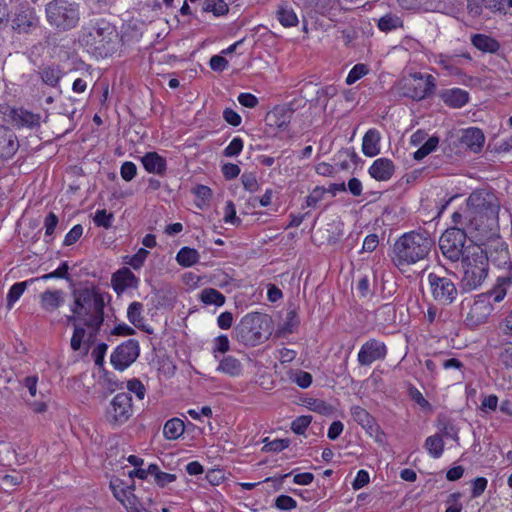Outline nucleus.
I'll use <instances>...</instances> for the list:
<instances>
[{
	"label": "nucleus",
	"mask_w": 512,
	"mask_h": 512,
	"mask_svg": "<svg viewBox=\"0 0 512 512\" xmlns=\"http://www.w3.org/2000/svg\"><path fill=\"white\" fill-rule=\"evenodd\" d=\"M484 141L485 136L482 130L476 127H470L464 130L461 137V143L475 153L481 151Z\"/></svg>",
	"instance_id": "cd10ccee"
},
{
	"label": "nucleus",
	"mask_w": 512,
	"mask_h": 512,
	"mask_svg": "<svg viewBox=\"0 0 512 512\" xmlns=\"http://www.w3.org/2000/svg\"><path fill=\"white\" fill-rule=\"evenodd\" d=\"M437 428L442 438H451L453 440L459 439L458 429L446 419L438 420Z\"/></svg>",
	"instance_id": "de8ad7c7"
},
{
	"label": "nucleus",
	"mask_w": 512,
	"mask_h": 512,
	"mask_svg": "<svg viewBox=\"0 0 512 512\" xmlns=\"http://www.w3.org/2000/svg\"><path fill=\"white\" fill-rule=\"evenodd\" d=\"M110 488L115 498L119 500L123 505L130 500V497L135 496L133 493L135 490V485L133 482L131 484H127L123 480L115 477L110 481Z\"/></svg>",
	"instance_id": "c756f323"
},
{
	"label": "nucleus",
	"mask_w": 512,
	"mask_h": 512,
	"mask_svg": "<svg viewBox=\"0 0 512 512\" xmlns=\"http://www.w3.org/2000/svg\"><path fill=\"white\" fill-rule=\"evenodd\" d=\"M424 448L432 458H440L444 452V441L442 436L436 433L427 437L424 443Z\"/></svg>",
	"instance_id": "58836bf2"
},
{
	"label": "nucleus",
	"mask_w": 512,
	"mask_h": 512,
	"mask_svg": "<svg viewBox=\"0 0 512 512\" xmlns=\"http://www.w3.org/2000/svg\"><path fill=\"white\" fill-rule=\"evenodd\" d=\"M217 370L231 377H237L242 373L241 362L234 356H226L219 362Z\"/></svg>",
	"instance_id": "c9c22d12"
},
{
	"label": "nucleus",
	"mask_w": 512,
	"mask_h": 512,
	"mask_svg": "<svg viewBox=\"0 0 512 512\" xmlns=\"http://www.w3.org/2000/svg\"><path fill=\"white\" fill-rule=\"evenodd\" d=\"M300 324V319L295 309L289 310L286 314L282 330L286 333H293Z\"/></svg>",
	"instance_id": "603ef678"
},
{
	"label": "nucleus",
	"mask_w": 512,
	"mask_h": 512,
	"mask_svg": "<svg viewBox=\"0 0 512 512\" xmlns=\"http://www.w3.org/2000/svg\"><path fill=\"white\" fill-rule=\"evenodd\" d=\"M39 75L44 84L51 87H56L59 85V82L62 78V70L59 65L53 64L43 67L39 71Z\"/></svg>",
	"instance_id": "e433bc0d"
},
{
	"label": "nucleus",
	"mask_w": 512,
	"mask_h": 512,
	"mask_svg": "<svg viewBox=\"0 0 512 512\" xmlns=\"http://www.w3.org/2000/svg\"><path fill=\"white\" fill-rule=\"evenodd\" d=\"M148 255L149 251H147L145 248H140L135 254L131 256H126L125 263L135 270L140 269L143 266Z\"/></svg>",
	"instance_id": "09e8293b"
},
{
	"label": "nucleus",
	"mask_w": 512,
	"mask_h": 512,
	"mask_svg": "<svg viewBox=\"0 0 512 512\" xmlns=\"http://www.w3.org/2000/svg\"><path fill=\"white\" fill-rule=\"evenodd\" d=\"M45 12L49 24L64 31L76 27L80 19L79 5L68 0L50 1Z\"/></svg>",
	"instance_id": "6e6552de"
},
{
	"label": "nucleus",
	"mask_w": 512,
	"mask_h": 512,
	"mask_svg": "<svg viewBox=\"0 0 512 512\" xmlns=\"http://www.w3.org/2000/svg\"><path fill=\"white\" fill-rule=\"evenodd\" d=\"M199 259V252L187 246L182 247L176 255V261L182 267H191L198 263Z\"/></svg>",
	"instance_id": "ea45409f"
},
{
	"label": "nucleus",
	"mask_w": 512,
	"mask_h": 512,
	"mask_svg": "<svg viewBox=\"0 0 512 512\" xmlns=\"http://www.w3.org/2000/svg\"><path fill=\"white\" fill-rule=\"evenodd\" d=\"M380 133L377 129H369L363 136L362 152L367 157H374L380 153Z\"/></svg>",
	"instance_id": "c85d7f7f"
},
{
	"label": "nucleus",
	"mask_w": 512,
	"mask_h": 512,
	"mask_svg": "<svg viewBox=\"0 0 512 512\" xmlns=\"http://www.w3.org/2000/svg\"><path fill=\"white\" fill-rule=\"evenodd\" d=\"M83 234V227L81 224L74 225L70 231L65 235L63 244L71 246L75 244Z\"/></svg>",
	"instance_id": "e2e57ef3"
},
{
	"label": "nucleus",
	"mask_w": 512,
	"mask_h": 512,
	"mask_svg": "<svg viewBox=\"0 0 512 512\" xmlns=\"http://www.w3.org/2000/svg\"><path fill=\"white\" fill-rule=\"evenodd\" d=\"M427 281L431 296L437 304L450 306L457 300L458 288L450 275L431 272Z\"/></svg>",
	"instance_id": "1a4fd4ad"
},
{
	"label": "nucleus",
	"mask_w": 512,
	"mask_h": 512,
	"mask_svg": "<svg viewBox=\"0 0 512 512\" xmlns=\"http://www.w3.org/2000/svg\"><path fill=\"white\" fill-rule=\"evenodd\" d=\"M471 43L475 48L484 53H496L500 49V43L485 34H474L471 37Z\"/></svg>",
	"instance_id": "72a5a7b5"
},
{
	"label": "nucleus",
	"mask_w": 512,
	"mask_h": 512,
	"mask_svg": "<svg viewBox=\"0 0 512 512\" xmlns=\"http://www.w3.org/2000/svg\"><path fill=\"white\" fill-rule=\"evenodd\" d=\"M377 26H378L379 30H381L382 32L388 33L390 31L396 30L398 28H402L403 21L397 15L389 13V14L382 16L378 20Z\"/></svg>",
	"instance_id": "a19ab883"
},
{
	"label": "nucleus",
	"mask_w": 512,
	"mask_h": 512,
	"mask_svg": "<svg viewBox=\"0 0 512 512\" xmlns=\"http://www.w3.org/2000/svg\"><path fill=\"white\" fill-rule=\"evenodd\" d=\"M289 445V439H275L273 441L266 442L263 446V450L266 452H281L288 448Z\"/></svg>",
	"instance_id": "680f3d73"
},
{
	"label": "nucleus",
	"mask_w": 512,
	"mask_h": 512,
	"mask_svg": "<svg viewBox=\"0 0 512 512\" xmlns=\"http://www.w3.org/2000/svg\"><path fill=\"white\" fill-rule=\"evenodd\" d=\"M141 163L148 173L165 175L167 171L166 159L157 152H147L141 157Z\"/></svg>",
	"instance_id": "a878e982"
},
{
	"label": "nucleus",
	"mask_w": 512,
	"mask_h": 512,
	"mask_svg": "<svg viewBox=\"0 0 512 512\" xmlns=\"http://www.w3.org/2000/svg\"><path fill=\"white\" fill-rule=\"evenodd\" d=\"M271 318L267 314L251 312L242 317L234 328L236 340L247 347H255L271 335Z\"/></svg>",
	"instance_id": "423d86ee"
},
{
	"label": "nucleus",
	"mask_w": 512,
	"mask_h": 512,
	"mask_svg": "<svg viewBox=\"0 0 512 512\" xmlns=\"http://www.w3.org/2000/svg\"><path fill=\"white\" fill-rule=\"evenodd\" d=\"M275 16L284 27H295L299 23L294 9L286 2H282L277 6Z\"/></svg>",
	"instance_id": "473e14b6"
},
{
	"label": "nucleus",
	"mask_w": 512,
	"mask_h": 512,
	"mask_svg": "<svg viewBox=\"0 0 512 512\" xmlns=\"http://www.w3.org/2000/svg\"><path fill=\"white\" fill-rule=\"evenodd\" d=\"M370 69L367 64L358 63L352 67L346 77V84L352 85L369 73Z\"/></svg>",
	"instance_id": "c03bdc74"
},
{
	"label": "nucleus",
	"mask_w": 512,
	"mask_h": 512,
	"mask_svg": "<svg viewBox=\"0 0 512 512\" xmlns=\"http://www.w3.org/2000/svg\"><path fill=\"white\" fill-rule=\"evenodd\" d=\"M312 421V416L301 415L291 423V430L297 435H303Z\"/></svg>",
	"instance_id": "3c124183"
},
{
	"label": "nucleus",
	"mask_w": 512,
	"mask_h": 512,
	"mask_svg": "<svg viewBox=\"0 0 512 512\" xmlns=\"http://www.w3.org/2000/svg\"><path fill=\"white\" fill-rule=\"evenodd\" d=\"M439 97L446 106L453 109L461 108L469 101L468 91L461 88L444 89L439 93Z\"/></svg>",
	"instance_id": "5701e85b"
},
{
	"label": "nucleus",
	"mask_w": 512,
	"mask_h": 512,
	"mask_svg": "<svg viewBox=\"0 0 512 512\" xmlns=\"http://www.w3.org/2000/svg\"><path fill=\"white\" fill-rule=\"evenodd\" d=\"M327 190L324 187L316 186L312 192L306 197L307 207H316L321 202Z\"/></svg>",
	"instance_id": "4d7b16f0"
},
{
	"label": "nucleus",
	"mask_w": 512,
	"mask_h": 512,
	"mask_svg": "<svg viewBox=\"0 0 512 512\" xmlns=\"http://www.w3.org/2000/svg\"><path fill=\"white\" fill-rule=\"evenodd\" d=\"M205 13H213L214 16H224L229 12V7L224 0H205L202 6Z\"/></svg>",
	"instance_id": "79ce46f5"
},
{
	"label": "nucleus",
	"mask_w": 512,
	"mask_h": 512,
	"mask_svg": "<svg viewBox=\"0 0 512 512\" xmlns=\"http://www.w3.org/2000/svg\"><path fill=\"white\" fill-rule=\"evenodd\" d=\"M387 348L384 342L377 339H369L360 348L358 352V362L362 366H369L377 360L386 357Z\"/></svg>",
	"instance_id": "dca6fc26"
},
{
	"label": "nucleus",
	"mask_w": 512,
	"mask_h": 512,
	"mask_svg": "<svg viewBox=\"0 0 512 512\" xmlns=\"http://www.w3.org/2000/svg\"><path fill=\"white\" fill-rule=\"evenodd\" d=\"M39 18L29 6H21L15 13L11 27L18 33H30L38 27Z\"/></svg>",
	"instance_id": "f3484780"
},
{
	"label": "nucleus",
	"mask_w": 512,
	"mask_h": 512,
	"mask_svg": "<svg viewBox=\"0 0 512 512\" xmlns=\"http://www.w3.org/2000/svg\"><path fill=\"white\" fill-rule=\"evenodd\" d=\"M275 507L281 511H291L297 507V502L288 495H280L275 499Z\"/></svg>",
	"instance_id": "5fc2aeb1"
},
{
	"label": "nucleus",
	"mask_w": 512,
	"mask_h": 512,
	"mask_svg": "<svg viewBox=\"0 0 512 512\" xmlns=\"http://www.w3.org/2000/svg\"><path fill=\"white\" fill-rule=\"evenodd\" d=\"M491 312L492 305L488 297L479 295L470 306L464 323L470 328H476L487 322Z\"/></svg>",
	"instance_id": "ddd939ff"
},
{
	"label": "nucleus",
	"mask_w": 512,
	"mask_h": 512,
	"mask_svg": "<svg viewBox=\"0 0 512 512\" xmlns=\"http://www.w3.org/2000/svg\"><path fill=\"white\" fill-rule=\"evenodd\" d=\"M68 270H69L68 262L63 261L56 270H54L50 273L44 274L42 276H39V277H35L33 279L35 282L39 281V280L46 281V280L53 279V278H62L65 280H69L70 276H69Z\"/></svg>",
	"instance_id": "49530a36"
},
{
	"label": "nucleus",
	"mask_w": 512,
	"mask_h": 512,
	"mask_svg": "<svg viewBox=\"0 0 512 512\" xmlns=\"http://www.w3.org/2000/svg\"><path fill=\"white\" fill-rule=\"evenodd\" d=\"M127 389L129 391V394L134 393L139 400L144 399L146 394V388L139 379L133 378L129 380L127 382Z\"/></svg>",
	"instance_id": "bf43d9fd"
},
{
	"label": "nucleus",
	"mask_w": 512,
	"mask_h": 512,
	"mask_svg": "<svg viewBox=\"0 0 512 512\" xmlns=\"http://www.w3.org/2000/svg\"><path fill=\"white\" fill-rule=\"evenodd\" d=\"M58 217L54 212H49L44 219L45 237H52L58 225Z\"/></svg>",
	"instance_id": "69168bd1"
},
{
	"label": "nucleus",
	"mask_w": 512,
	"mask_h": 512,
	"mask_svg": "<svg viewBox=\"0 0 512 512\" xmlns=\"http://www.w3.org/2000/svg\"><path fill=\"white\" fill-rule=\"evenodd\" d=\"M510 288H512V270L507 274L499 275L495 286L488 293L482 295L487 296L490 302L500 303Z\"/></svg>",
	"instance_id": "b1692460"
},
{
	"label": "nucleus",
	"mask_w": 512,
	"mask_h": 512,
	"mask_svg": "<svg viewBox=\"0 0 512 512\" xmlns=\"http://www.w3.org/2000/svg\"><path fill=\"white\" fill-rule=\"evenodd\" d=\"M353 420L359 424L377 442H382L385 436L375 418L364 408L354 405L350 409Z\"/></svg>",
	"instance_id": "2eb2a0df"
},
{
	"label": "nucleus",
	"mask_w": 512,
	"mask_h": 512,
	"mask_svg": "<svg viewBox=\"0 0 512 512\" xmlns=\"http://www.w3.org/2000/svg\"><path fill=\"white\" fill-rule=\"evenodd\" d=\"M467 239L474 244L479 242L472 239L464 225H455L444 231L439 239V248L445 258L451 262L463 260L468 254V248L473 245H466Z\"/></svg>",
	"instance_id": "0eeeda50"
},
{
	"label": "nucleus",
	"mask_w": 512,
	"mask_h": 512,
	"mask_svg": "<svg viewBox=\"0 0 512 512\" xmlns=\"http://www.w3.org/2000/svg\"><path fill=\"white\" fill-rule=\"evenodd\" d=\"M434 240L426 231H411L399 237L393 246L392 262L398 268L416 264L428 257Z\"/></svg>",
	"instance_id": "7ed1b4c3"
},
{
	"label": "nucleus",
	"mask_w": 512,
	"mask_h": 512,
	"mask_svg": "<svg viewBox=\"0 0 512 512\" xmlns=\"http://www.w3.org/2000/svg\"><path fill=\"white\" fill-rule=\"evenodd\" d=\"M467 1V12L472 17H479L483 8L490 10L491 12H501L505 10L503 0H466Z\"/></svg>",
	"instance_id": "bb28decb"
},
{
	"label": "nucleus",
	"mask_w": 512,
	"mask_h": 512,
	"mask_svg": "<svg viewBox=\"0 0 512 512\" xmlns=\"http://www.w3.org/2000/svg\"><path fill=\"white\" fill-rule=\"evenodd\" d=\"M117 39L115 26L101 19L82 28L79 42L92 55L106 58L116 51Z\"/></svg>",
	"instance_id": "20e7f679"
},
{
	"label": "nucleus",
	"mask_w": 512,
	"mask_h": 512,
	"mask_svg": "<svg viewBox=\"0 0 512 512\" xmlns=\"http://www.w3.org/2000/svg\"><path fill=\"white\" fill-rule=\"evenodd\" d=\"M17 137L9 131H0V160L11 158L18 150Z\"/></svg>",
	"instance_id": "7c9ffc66"
},
{
	"label": "nucleus",
	"mask_w": 512,
	"mask_h": 512,
	"mask_svg": "<svg viewBox=\"0 0 512 512\" xmlns=\"http://www.w3.org/2000/svg\"><path fill=\"white\" fill-rule=\"evenodd\" d=\"M409 397L418 404L422 409H430L431 404L426 400L423 394L412 384L408 387Z\"/></svg>",
	"instance_id": "13d9d810"
},
{
	"label": "nucleus",
	"mask_w": 512,
	"mask_h": 512,
	"mask_svg": "<svg viewBox=\"0 0 512 512\" xmlns=\"http://www.w3.org/2000/svg\"><path fill=\"white\" fill-rule=\"evenodd\" d=\"M139 353V342L129 339L116 347L111 354L110 361L116 370L123 371L136 361Z\"/></svg>",
	"instance_id": "f8f14e48"
},
{
	"label": "nucleus",
	"mask_w": 512,
	"mask_h": 512,
	"mask_svg": "<svg viewBox=\"0 0 512 512\" xmlns=\"http://www.w3.org/2000/svg\"><path fill=\"white\" fill-rule=\"evenodd\" d=\"M113 219L114 215L112 213H108L105 209H102L96 211L93 221L96 226L109 229L112 226Z\"/></svg>",
	"instance_id": "8fccbe9b"
},
{
	"label": "nucleus",
	"mask_w": 512,
	"mask_h": 512,
	"mask_svg": "<svg viewBox=\"0 0 512 512\" xmlns=\"http://www.w3.org/2000/svg\"><path fill=\"white\" fill-rule=\"evenodd\" d=\"M200 299L204 304L222 306L225 303V296L214 288H205L200 294Z\"/></svg>",
	"instance_id": "37998d69"
},
{
	"label": "nucleus",
	"mask_w": 512,
	"mask_h": 512,
	"mask_svg": "<svg viewBox=\"0 0 512 512\" xmlns=\"http://www.w3.org/2000/svg\"><path fill=\"white\" fill-rule=\"evenodd\" d=\"M368 172L377 181H388L395 172V165L388 158H378L369 167Z\"/></svg>",
	"instance_id": "393cba45"
},
{
	"label": "nucleus",
	"mask_w": 512,
	"mask_h": 512,
	"mask_svg": "<svg viewBox=\"0 0 512 512\" xmlns=\"http://www.w3.org/2000/svg\"><path fill=\"white\" fill-rule=\"evenodd\" d=\"M488 480L485 477H477L472 481L471 498L481 496L486 490Z\"/></svg>",
	"instance_id": "338daca9"
},
{
	"label": "nucleus",
	"mask_w": 512,
	"mask_h": 512,
	"mask_svg": "<svg viewBox=\"0 0 512 512\" xmlns=\"http://www.w3.org/2000/svg\"><path fill=\"white\" fill-rule=\"evenodd\" d=\"M438 143H439L438 137H436V136L430 137L419 149H417L414 152L413 158L418 161L422 160L423 158H425L428 154H430L437 148Z\"/></svg>",
	"instance_id": "a18cd8bd"
},
{
	"label": "nucleus",
	"mask_w": 512,
	"mask_h": 512,
	"mask_svg": "<svg viewBox=\"0 0 512 512\" xmlns=\"http://www.w3.org/2000/svg\"><path fill=\"white\" fill-rule=\"evenodd\" d=\"M487 242H491L489 245V251H487L488 263L491 262L497 268L503 269V274L510 272L512 270V262L508 245L501 241L498 236L488 240Z\"/></svg>",
	"instance_id": "4468645a"
},
{
	"label": "nucleus",
	"mask_w": 512,
	"mask_h": 512,
	"mask_svg": "<svg viewBox=\"0 0 512 512\" xmlns=\"http://www.w3.org/2000/svg\"><path fill=\"white\" fill-rule=\"evenodd\" d=\"M65 302V292L61 289H47L39 295L40 307L47 313L58 310Z\"/></svg>",
	"instance_id": "4be33fe9"
},
{
	"label": "nucleus",
	"mask_w": 512,
	"mask_h": 512,
	"mask_svg": "<svg viewBox=\"0 0 512 512\" xmlns=\"http://www.w3.org/2000/svg\"><path fill=\"white\" fill-rule=\"evenodd\" d=\"M499 210L494 193L480 189L469 195L466 206L455 211L451 219L455 225H464L473 240L486 243L499 235Z\"/></svg>",
	"instance_id": "f257e3e1"
},
{
	"label": "nucleus",
	"mask_w": 512,
	"mask_h": 512,
	"mask_svg": "<svg viewBox=\"0 0 512 512\" xmlns=\"http://www.w3.org/2000/svg\"><path fill=\"white\" fill-rule=\"evenodd\" d=\"M500 362L508 369H512V342L505 344L499 355Z\"/></svg>",
	"instance_id": "774afa93"
},
{
	"label": "nucleus",
	"mask_w": 512,
	"mask_h": 512,
	"mask_svg": "<svg viewBox=\"0 0 512 512\" xmlns=\"http://www.w3.org/2000/svg\"><path fill=\"white\" fill-rule=\"evenodd\" d=\"M241 182L243 187L249 192H255L259 188L258 180L253 172H244L241 175Z\"/></svg>",
	"instance_id": "052dcab7"
},
{
	"label": "nucleus",
	"mask_w": 512,
	"mask_h": 512,
	"mask_svg": "<svg viewBox=\"0 0 512 512\" xmlns=\"http://www.w3.org/2000/svg\"><path fill=\"white\" fill-rule=\"evenodd\" d=\"M73 301L70 312L77 313L88 335L93 341L99 334L104 323L105 296L94 288H80L72 292Z\"/></svg>",
	"instance_id": "f03ea898"
},
{
	"label": "nucleus",
	"mask_w": 512,
	"mask_h": 512,
	"mask_svg": "<svg viewBox=\"0 0 512 512\" xmlns=\"http://www.w3.org/2000/svg\"><path fill=\"white\" fill-rule=\"evenodd\" d=\"M144 306L141 302L134 301L127 308V318L131 324L136 328L151 333V328L145 325V319L143 317Z\"/></svg>",
	"instance_id": "2f4dec72"
},
{
	"label": "nucleus",
	"mask_w": 512,
	"mask_h": 512,
	"mask_svg": "<svg viewBox=\"0 0 512 512\" xmlns=\"http://www.w3.org/2000/svg\"><path fill=\"white\" fill-rule=\"evenodd\" d=\"M139 279L127 267H123L113 273L111 277V285L117 294H121L129 288H137Z\"/></svg>",
	"instance_id": "aec40b11"
},
{
	"label": "nucleus",
	"mask_w": 512,
	"mask_h": 512,
	"mask_svg": "<svg viewBox=\"0 0 512 512\" xmlns=\"http://www.w3.org/2000/svg\"><path fill=\"white\" fill-rule=\"evenodd\" d=\"M7 115L10 117L12 124L17 128H27L35 130L40 128L41 115L33 113L24 108H10Z\"/></svg>",
	"instance_id": "a211bd4d"
},
{
	"label": "nucleus",
	"mask_w": 512,
	"mask_h": 512,
	"mask_svg": "<svg viewBox=\"0 0 512 512\" xmlns=\"http://www.w3.org/2000/svg\"><path fill=\"white\" fill-rule=\"evenodd\" d=\"M133 415L132 397L129 393L116 394L106 411V420L113 427L126 423Z\"/></svg>",
	"instance_id": "9b49d317"
},
{
	"label": "nucleus",
	"mask_w": 512,
	"mask_h": 512,
	"mask_svg": "<svg viewBox=\"0 0 512 512\" xmlns=\"http://www.w3.org/2000/svg\"><path fill=\"white\" fill-rule=\"evenodd\" d=\"M462 59H465L466 61L472 60L468 52L460 54L440 53L435 56L434 62L440 65L443 69H445L449 75L460 76L463 74L462 70L459 67L462 64Z\"/></svg>",
	"instance_id": "6ab92c4d"
},
{
	"label": "nucleus",
	"mask_w": 512,
	"mask_h": 512,
	"mask_svg": "<svg viewBox=\"0 0 512 512\" xmlns=\"http://www.w3.org/2000/svg\"><path fill=\"white\" fill-rule=\"evenodd\" d=\"M485 243L473 244L468 248V254L461 261V288L465 292L478 289L488 276V254L482 246Z\"/></svg>",
	"instance_id": "39448f33"
},
{
	"label": "nucleus",
	"mask_w": 512,
	"mask_h": 512,
	"mask_svg": "<svg viewBox=\"0 0 512 512\" xmlns=\"http://www.w3.org/2000/svg\"><path fill=\"white\" fill-rule=\"evenodd\" d=\"M34 279L31 278V279H28L26 281H22V282H17L15 284H13L8 293H7V296H6V307L7 309H12V307L14 306V304L20 299V297L23 295V293L25 292L26 288L31 285L32 283H34Z\"/></svg>",
	"instance_id": "4c0bfd02"
},
{
	"label": "nucleus",
	"mask_w": 512,
	"mask_h": 512,
	"mask_svg": "<svg viewBox=\"0 0 512 512\" xmlns=\"http://www.w3.org/2000/svg\"><path fill=\"white\" fill-rule=\"evenodd\" d=\"M435 358L438 360L439 364L446 370H449V369L461 370L464 367L463 363L459 359H457V358L444 359L442 353L436 354Z\"/></svg>",
	"instance_id": "0e129e2a"
},
{
	"label": "nucleus",
	"mask_w": 512,
	"mask_h": 512,
	"mask_svg": "<svg viewBox=\"0 0 512 512\" xmlns=\"http://www.w3.org/2000/svg\"><path fill=\"white\" fill-rule=\"evenodd\" d=\"M184 431V422L180 418L174 417L164 424L163 436L167 440H177L183 435Z\"/></svg>",
	"instance_id": "f704fd0d"
},
{
	"label": "nucleus",
	"mask_w": 512,
	"mask_h": 512,
	"mask_svg": "<svg viewBox=\"0 0 512 512\" xmlns=\"http://www.w3.org/2000/svg\"><path fill=\"white\" fill-rule=\"evenodd\" d=\"M243 140L240 137H235L229 145L223 150V155L226 157L238 156L243 150Z\"/></svg>",
	"instance_id": "6e6d98bb"
},
{
	"label": "nucleus",
	"mask_w": 512,
	"mask_h": 512,
	"mask_svg": "<svg viewBox=\"0 0 512 512\" xmlns=\"http://www.w3.org/2000/svg\"><path fill=\"white\" fill-rule=\"evenodd\" d=\"M308 408L321 415H330L333 412V407L322 399H311Z\"/></svg>",
	"instance_id": "864d4df0"
},
{
	"label": "nucleus",
	"mask_w": 512,
	"mask_h": 512,
	"mask_svg": "<svg viewBox=\"0 0 512 512\" xmlns=\"http://www.w3.org/2000/svg\"><path fill=\"white\" fill-rule=\"evenodd\" d=\"M403 89L404 96L421 101L435 93L436 79L431 74L416 72L411 75L410 80L404 83Z\"/></svg>",
	"instance_id": "9d476101"
},
{
	"label": "nucleus",
	"mask_w": 512,
	"mask_h": 512,
	"mask_svg": "<svg viewBox=\"0 0 512 512\" xmlns=\"http://www.w3.org/2000/svg\"><path fill=\"white\" fill-rule=\"evenodd\" d=\"M59 322L66 326H73L70 346L73 351H79L84 343L87 332L83 324L80 322L78 314L71 312V314L65 315Z\"/></svg>",
	"instance_id": "412c9836"
}]
</instances>
